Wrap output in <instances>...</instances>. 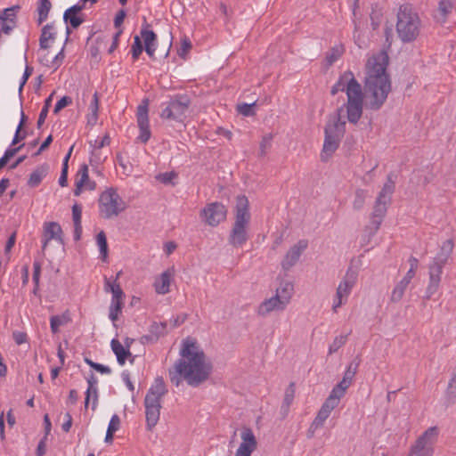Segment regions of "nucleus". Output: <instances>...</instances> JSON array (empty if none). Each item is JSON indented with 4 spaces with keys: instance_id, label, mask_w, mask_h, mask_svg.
Masks as SVG:
<instances>
[{
    "instance_id": "obj_38",
    "label": "nucleus",
    "mask_w": 456,
    "mask_h": 456,
    "mask_svg": "<svg viewBox=\"0 0 456 456\" xmlns=\"http://www.w3.org/2000/svg\"><path fill=\"white\" fill-rule=\"evenodd\" d=\"M368 196V191L363 189H357L354 194V200L353 201V207L356 210H360L362 208L365 200Z\"/></svg>"
},
{
    "instance_id": "obj_11",
    "label": "nucleus",
    "mask_w": 456,
    "mask_h": 456,
    "mask_svg": "<svg viewBox=\"0 0 456 456\" xmlns=\"http://www.w3.org/2000/svg\"><path fill=\"white\" fill-rule=\"evenodd\" d=\"M226 214L224 205L219 202L210 203L202 210L205 222L211 226H216L223 222L226 218Z\"/></svg>"
},
{
    "instance_id": "obj_36",
    "label": "nucleus",
    "mask_w": 456,
    "mask_h": 456,
    "mask_svg": "<svg viewBox=\"0 0 456 456\" xmlns=\"http://www.w3.org/2000/svg\"><path fill=\"white\" fill-rule=\"evenodd\" d=\"M150 333L152 334L153 340H159V338L164 336L167 332V323L166 322H153L150 326L149 330Z\"/></svg>"
},
{
    "instance_id": "obj_15",
    "label": "nucleus",
    "mask_w": 456,
    "mask_h": 456,
    "mask_svg": "<svg viewBox=\"0 0 456 456\" xmlns=\"http://www.w3.org/2000/svg\"><path fill=\"white\" fill-rule=\"evenodd\" d=\"M120 275L118 273L116 278L111 281L110 279H105L104 290L105 292H110L112 294L110 306L122 310L124 305L125 294L118 282V279Z\"/></svg>"
},
{
    "instance_id": "obj_22",
    "label": "nucleus",
    "mask_w": 456,
    "mask_h": 456,
    "mask_svg": "<svg viewBox=\"0 0 456 456\" xmlns=\"http://www.w3.org/2000/svg\"><path fill=\"white\" fill-rule=\"evenodd\" d=\"M287 306L275 296L263 301L257 308V314L266 316L273 311H283Z\"/></svg>"
},
{
    "instance_id": "obj_51",
    "label": "nucleus",
    "mask_w": 456,
    "mask_h": 456,
    "mask_svg": "<svg viewBox=\"0 0 456 456\" xmlns=\"http://www.w3.org/2000/svg\"><path fill=\"white\" fill-rule=\"evenodd\" d=\"M255 106V103L252 104H247L243 103L238 106V110L240 114L243 116L248 117L254 114L253 107Z\"/></svg>"
},
{
    "instance_id": "obj_27",
    "label": "nucleus",
    "mask_w": 456,
    "mask_h": 456,
    "mask_svg": "<svg viewBox=\"0 0 456 456\" xmlns=\"http://www.w3.org/2000/svg\"><path fill=\"white\" fill-rule=\"evenodd\" d=\"M172 273L165 271L154 282L155 290L158 294L165 295L169 292Z\"/></svg>"
},
{
    "instance_id": "obj_58",
    "label": "nucleus",
    "mask_w": 456,
    "mask_h": 456,
    "mask_svg": "<svg viewBox=\"0 0 456 456\" xmlns=\"http://www.w3.org/2000/svg\"><path fill=\"white\" fill-rule=\"evenodd\" d=\"M23 147V144H21L20 146L17 147V148H12V149H7L2 159L7 163L8 160L12 158L21 148Z\"/></svg>"
},
{
    "instance_id": "obj_30",
    "label": "nucleus",
    "mask_w": 456,
    "mask_h": 456,
    "mask_svg": "<svg viewBox=\"0 0 456 456\" xmlns=\"http://www.w3.org/2000/svg\"><path fill=\"white\" fill-rule=\"evenodd\" d=\"M71 322L69 313L67 311L61 314L53 315L50 318V328L53 334H56L60 330V327L64 326Z\"/></svg>"
},
{
    "instance_id": "obj_16",
    "label": "nucleus",
    "mask_w": 456,
    "mask_h": 456,
    "mask_svg": "<svg viewBox=\"0 0 456 456\" xmlns=\"http://www.w3.org/2000/svg\"><path fill=\"white\" fill-rule=\"evenodd\" d=\"M96 187L94 181L90 180L88 175V167L83 164L77 174L75 181L74 195L79 196L83 190L94 191Z\"/></svg>"
},
{
    "instance_id": "obj_53",
    "label": "nucleus",
    "mask_w": 456,
    "mask_h": 456,
    "mask_svg": "<svg viewBox=\"0 0 456 456\" xmlns=\"http://www.w3.org/2000/svg\"><path fill=\"white\" fill-rule=\"evenodd\" d=\"M338 405V403L336 402V399L332 397H328L323 404L322 405V408L324 410H327L329 412L331 413V411Z\"/></svg>"
},
{
    "instance_id": "obj_54",
    "label": "nucleus",
    "mask_w": 456,
    "mask_h": 456,
    "mask_svg": "<svg viewBox=\"0 0 456 456\" xmlns=\"http://www.w3.org/2000/svg\"><path fill=\"white\" fill-rule=\"evenodd\" d=\"M347 302V299L345 298V297H340L338 295L335 294L334 297H333V302H332V310L333 312L337 313L338 312V309L346 304Z\"/></svg>"
},
{
    "instance_id": "obj_3",
    "label": "nucleus",
    "mask_w": 456,
    "mask_h": 456,
    "mask_svg": "<svg viewBox=\"0 0 456 456\" xmlns=\"http://www.w3.org/2000/svg\"><path fill=\"white\" fill-rule=\"evenodd\" d=\"M250 219L248 200L244 195H239L236 199L235 220L228 238L229 243L234 248L243 247L249 239Z\"/></svg>"
},
{
    "instance_id": "obj_18",
    "label": "nucleus",
    "mask_w": 456,
    "mask_h": 456,
    "mask_svg": "<svg viewBox=\"0 0 456 456\" xmlns=\"http://www.w3.org/2000/svg\"><path fill=\"white\" fill-rule=\"evenodd\" d=\"M56 240L58 243L62 244V230L61 225L56 222L45 223L43 232V249H45L50 240Z\"/></svg>"
},
{
    "instance_id": "obj_1",
    "label": "nucleus",
    "mask_w": 456,
    "mask_h": 456,
    "mask_svg": "<svg viewBox=\"0 0 456 456\" xmlns=\"http://www.w3.org/2000/svg\"><path fill=\"white\" fill-rule=\"evenodd\" d=\"M387 63L388 57L385 53L374 54L368 59L364 93L361 84L350 70L341 74L331 87L332 95L338 92L346 94V102L338 110V112L345 108L348 122L355 125L360 120L363 111L364 94L367 97V106L370 110H378L383 106L391 91V80L387 73ZM345 132L346 121L341 119L340 113L330 116L324 134L341 140Z\"/></svg>"
},
{
    "instance_id": "obj_25",
    "label": "nucleus",
    "mask_w": 456,
    "mask_h": 456,
    "mask_svg": "<svg viewBox=\"0 0 456 456\" xmlns=\"http://www.w3.org/2000/svg\"><path fill=\"white\" fill-rule=\"evenodd\" d=\"M293 291V284L289 281H284L276 289L274 296L287 306L290 302Z\"/></svg>"
},
{
    "instance_id": "obj_56",
    "label": "nucleus",
    "mask_w": 456,
    "mask_h": 456,
    "mask_svg": "<svg viewBox=\"0 0 456 456\" xmlns=\"http://www.w3.org/2000/svg\"><path fill=\"white\" fill-rule=\"evenodd\" d=\"M191 48V43L189 39L184 38L181 43V47L178 51V53L181 57H183L189 50Z\"/></svg>"
},
{
    "instance_id": "obj_23",
    "label": "nucleus",
    "mask_w": 456,
    "mask_h": 456,
    "mask_svg": "<svg viewBox=\"0 0 456 456\" xmlns=\"http://www.w3.org/2000/svg\"><path fill=\"white\" fill-rule=\"evenodd\" d=\"M56 38V31L53 23H48L42 28L39 46L41 49H48Z\"/></svg>"
},
{
    "instance_id": "obj_17",
    "label": "nucleus",
    "mask_w": 456,
    "mask_h": 456,
    "mask_svg": "<svg viewBox=\"0 0 456 456\" xmlns=\"http://www.w3.org/2000/svg\"><path fill=\"white\" fill-rule=\"evenodd\" d=\"M240 437L242 442L236 452V456H250L256 445V441L252 430L248 428H244L241 431Z\"/></svg>"
},
{
    "instance_id": "obj_26",
    "label": "nucleus",
    "mask_w": 456,
    "mask_h": 456,
    "mask_svg": "<svg viewBox=\"0 0 456 456\" xmlns=\"http://www.w3.org/2000/svg\"><path fill=\"white\" fill-rule=\"evenodd\" d=\"M341 140L337 139L330 134H325L322 152L321 154L322 160L326 161L338 149Z\"/></svg>"
},
{
    "instance_id": "obj_60",
    "label": "nucleus",
    "mask_w": 456,
    "mask_h": 456,
    "mask_svg": "<svg viewBox=\"0 0 456 456\" xmlns=\"http://www.w3.org/2000/svg\"><path fill=\"white\" fill-rule=\"evenodd\" d=\"M63 59H64V47H62L61 50L55 55V57L53 58V60L52 61L51 67H54L55 69H57L62 62Z\"/></svg>"
},
{
    "instance_id": "obj_32",
    "label": "nucleus",
    "mask_w": 456,
    "mask_h": 456,
    "mask_svg": "<svg viewBox=\"0 0 456 456\" xmlns=\"http://www.w3.org/2000/svg\"><path fill=\"white\" fill-rule=\"evenodd\" d=\"M146 424L149 429H152L158 423L160 416L161 406H144Z\"/></svg>"
},
{
    "instance_id": "obj_62",
    "label": "nucleus",
    "mask_w": 456,
    "mask_h": 456,
    "mask_svg": "<svg viewBox=\"0 0 456 456\" xmlns=\"http://www.w3.org/2000/svg\"><path fill=\"white\" fill-rule=\"evenodd\" d=\"M12 336L17 345H21L27 341V334L24 332L15 331Z\"/></svg>"
},
{
    "instance_id": "obj_28",
    "label": "nucleus",
    "mask_w": 456,
    "mask_h": 456,
    "mask_svg": "<svg viewBox=\"0 0 456 456\" xmlns=\"http://www.w3.org/2000/svg\"><path fill=\"white\" fill-rule=\"evenodd\" d=\"M99 112V96L98 93L95 92L93 95L91 102L88 106V114L86 115L87 125L94 126L98 121Z\"/></svg>"
},
{
    "instance_id": "obj_61",
    "label": "nucleus",
    "mask_w": 456,
    "mask_h": 456,
    "mask_svg": "<svg viewBox=\"0 0 456 456\" xmlns=\"http://www.w3.org/2000/svg\"><path fill=\"white\" fill-rule=\"evenodd\" d=\"M292 386L293 385L291 384L290 387L286 390L284 395V404H286L288 407L290 405L294 398V389L292 388Z\"/></svg>"
},
{
    "instance_id": "obj_9",
    "label": "nucleus",
    "mask_w": 456,
    "mask_h": 456,
    "mask_svg": "<svg viewBox=\"0 0 456 456\" xmlns=\"http://www.w3.org/2000/svg\"><path fill=\"white\" fill-rule=\"evenodd\" d=\"M439 435L437 427L428 428L411 446L408 456H432Z\"/></svg>"
},
{
    "instance_id": "obj_7",
    "label": "nucleus",
    "mask_w": 456,
    "mask_h": 456,
    "mask_svg": "<svg viewBox=\"0 0 456 456\" xmlns=\"http://www.w3.org/2000/svg\"><path fill=\"white\" fill-rule=\"evenodd\" d=\"M191 101L186 94H176L161 104L160 117L163 119L183 123L186 118Z\"/></svg>"
},
{
    "instance_id": "obj_4",
    "label": "nucleus",
    "mask_w": 456,
    "mask_h": 456,
    "mask_svg": "<svg viewBox=\"0 0 456 456\" xmlns=\"http://www.w3.org/2000/svg\"><path fill=\"white\" fill-rule=\"evenodd\" d=\"M394 191L395 182L392 179V175H389L376 199L373 211L370 215V224L365 227V232L368 233L369 237L374 236L379 231L387 214V206L391 202Z\"/></svg>"
},
{
    "instance_id": "obj_43",
    "label": "nucleus",
    "mask_w": 456,
    "mask_h": 456,
    "mask_svg": "<svg viewBox=\"0 0 456 456\" xmlns=\"http://www.w3.org/2000/svg\"><path fill=\"white\" fill-rule=\"evenodd\" d=\"M456 403V387L448 384V387L445 391V405L451 406Z\"/></svg>"
},
{
    "instance_id": "obj_47",
    "label": "nucleus",
    "mask_w": 456,
    "mask_h": 456,
    "mask_svg": "<svg viewBox=\"0 0 456 456\" xmlns=\"http://www.w3.org/2000/svg\"><path fill=\"white\" fill-rule=\"evenodd\" d=\"M32 72H33V69L31 67L26 66L24 73H23V76H22L21 80L20 82L19 90H18L19 95H20V98H21V95H22L23 87L26 85L28 77L32 75Z\"/></svg>"
},
{
    "instance_id": "obj_13",
    "label": "nucleus",
    "mask_w": 456,
    "mask_h": 456,
    "mask_svg": "<svg viewBox=\"0 0 456 456\" xmlns=\"http://www.w3.org/2000/svg\"><path fill=\"white\" fill-rule=\"evenodd\" d=\"M358 279V272L356 269H354L353 267H349L340 282L338 283V286L337 287L336 293L340 297H345L348 300V297L355 286Z\"/></svg>"
},
{
    "instance_id": "obj_29",
    "label": "nucleus",
    "mask_w": 456,
    "mask_h": 456,
    "mask_svg": "<svg viewBox=\"0 0 456 456\" xmlns=\"http://www.w3.org/2000/svg\"><path fill=\"white\" fill-rule=\"evenodd\" d=\"M48 166L46 164L37 167L29 175L28 184L30 187L38 186L42 180L46 176L48 173Z\"/></svg>"
},
{
    "instance_id": "obj_57",
    "label": "nucleus",
    "mask_w": 456,
    "mask_h": 456,
    "mask_svg": "<svg viewBox=\"0 0 456 456\" xmlns=\"http://www.w3.org/2000/svg\"><path fill=\"white\" fill-rule=\"evenodd\" d=\"M82 210L79 205L75 204L72 207L73 223H81Z\"/></svg>"
},
{
    "instance_id": "obj_24",
    "label": "nucleus",
    "mask_w": 456,
    "mask_h": 456,
    "mask_svg": "<svg viewBox=\"0 0 456 456\" xmlns=\"http://www.w3.org/2000/svg\"><path fill=\"white\" fill-rule=\"evenodd\" d=\"M110 346L120 365H124L126 358L132 356L128 344H126L127 348H126L118 339L113 338L110 342Z\"/></svg>"
},
{
    "instance_id": "obj_41",
    "label": "nucleus",
    "mask_w": 456,
    "mask_h": 456,
    "mask_svg": "<svg viewBox=\"0 0 456 456\" xmlns=\"http://www.w3.org/2000/svg\"><path fill=\"white\" fill-rule=\"evenodd\" d=\"M19 10V5L5 8L0 14V20H17V12Z\"/></svg>"
},
{
    "instance_id": "obj_44",
    "label": "nucleus",
    "mask_w": 456,
    "mask_h": 456,
    "mask_svg": "<svg viewBox=\"0 0 456 456\" xmlns=\"http://www.w3.org/2000/svg\"><path fill=\"white\" fill-rule=\"evenodd\" d=\"M359 364H360V360L359 359H355L353 362H351L349 363V365L347 366V368H346L343 377L346 378V379H348L350 380H353L354 375L357 372V369L359 367Z\"/></svg>"
},
{
    "instance_id": "obj_2",
    "label": "nucleus",
    "mask_w": 456,
    "mask_h": 456,
    "mask_svg": "<svg viewBox=\"0 0 456 456\" xmlns=\"http://www.w3.org/2000/svg\"><path fill=\"white\" fill-rule=\"evenodd\" d=\"M179 354L180 358L168 370L173 385L179 387L185 380L189 386L197 387L208 379L213 366L195 339H183Z\"/></svg>"
},
{
    "instance_id": "obj_19",
    "label": "nucleus",
    "mask_w": 456,
    "mask_h": 456,
    "mask_svg": "<svg viewBox=\"0 0 456 456\" xmlns=\"http://www.w3.org/2000/svg\"><path fill=\"white\" fill-rule=\"evenodd\" d=\"M84 4H74L68 8L63 13V20L65 23L69 24L72 28H77L84 21V14L81 11Z\"/></svg>"
},
{
    "instance_id": "obj_48",
    "label": "nucleus",
    "mask_w": 456,
    "mask_h": 456,
    "mask_svg": "<svg viewBox=\"0 0 456 456\" xmlns=\"http://www.w3.org/2000/svg\"><path fill=\"white\" fill-rule=\"evenodd\" d=\"M177 176V175L175 172H165L162 174H159L157 176V179L161 182L164 184H169L172 183V181Z\"/></svg>"
},
{
    "instance_id": "obj_50",
    "label": "nucleus",
    "mask_w": 456,
    "mask_h": 456,
    "mask_svg": "<svg viewBox=\"0 0 456 456\" xmlns=\"http://www.w3.org/2000/svg\"><path fill=\"white\" fill-rule=\"evenodd\" d=\"M41 274V264L38 261L33 263V282L37 287L39 286V279Z\"/></svg>"
},
{
    "instance_id": "obj_10",
    "label": "nucleus",
    "mask_w": 456,
    "mask_h": 456,
    "mask_svg": "<svg viewBox=\"0 0 456 456\" xmlns=\"http://www.w3.org/2000/svg\"><path fill=\"white\" fill-rule=\"evenodd\" d=\"M167 393V388L163 378H156L145 395L144 406H161L162 398Z\"/></svg>"
},
{
    "instance_id": "obj_59",
    "label": "nucleus",
    "mask_w": 456,
    "mask_h": 456,
    "mask_svg": "<svg viewBox=\"0 0 456 456\" xmlns=\"http://www.w3.org/2000/svg\"><path fill=\"white\" fill-rule=\"evenodd\" d=\"M64 422L61 425V428L64 432L68 433L72 426V417L69 412H66L64 415Z\"/></svg>"
},
{
    "instance_id": "obj_21",
    "label": "nucleus",
    "mask_w": 456,
    "mask_h": 456,
    "mask_svg": "<svg viewBox=\"0 0 456 456\" xmlns=\"http://www.w3.org/2000/svg\"><path fill=\"white\" fill-rule=\"evenodd\" d=\"M86 381L88 387L86 391L85 407L87 408L91 396H93L92 410L94 411L98 404V379L94 373H91L86 378Z\"/></svg>"
},
{
    "instance_id": "obj_6",
    "label": "nucleus",
    "mask_w": 456,
    "mask_h": 456,
    "mask_svg": "<svg viewBox=\"0 0 456 456\" xmlns=\"http://www.w3.org/2000/svg\"><path fill=\"white\" fill-rule=\"evenodd\" d=\"M452 249V240H445L442 244L439 253L436 256L433 262L430 264L428 272L429 280L425 295L427 299L432 298V297L438 291L441 282V276L443 273V268L450 257Z\"/></svg>"
},
{
    "instance_id": "obj_31",
    "label": "nucleus",
    "mask_w": 456,
    "mask_h": 456,
    "mask_svg": "<svg viewBox=\"0 0 456 456\" xmlns=\"http://www.w3.org/2000/svg\"><path fill=\"white\" fill-rule=\"evenodd\" d=\"M52 9L50 0H37L36 12L37 13V22L41 25L48 18V14Z\"/></svg>"
},
{
    "instance_id": "obj_52",
    "label": "nucleus",
    "mask_w": 456,
    "mask_h": 456,
    "mask_svg": "<svg viewBox=\"0 0 456 456\" xmlns=\"http://www.w3.org/2000/svg\"><path fill=\"white\" fill-rule=\"evenodd\" d=\"M119 427H120L119 417L117 414L112 415L107 429L110 430L112 432H116L118 430Z\"/></svg>"
},
{
    "instance_id": "obj_49",
    "label": "nucleus",
    "mask_w": 456,
    "mask_h": 456,
    "mask_svg": "<svg viewBox=\"0 0 456 456\" xmlns=\"http://www.w3.org/2000/svg\"><path fill=\"white\" fill-rule=\"evenodd\" d=\"M452 9V0H440L438 10L443 16H445L449 13Z\"/></svg>"
},
{
    "instance_id": "obj_64",
    "label": "nucleus",
    "mask_w": 456,
    "mask_h": 456,
    "mask_svg": "<svg viewBox=\"0 0 456 456\" xmlns=\"http://www.w3.org/2000/svg\"><path fill=\"white\" fill-rule=\"evenodd\" d=\"M121 311L120 309L118 308H115V307H112L110 305V308H109V318L113 322H115L118 318V315L121 314Z\"/></svg>"
},
{
    "instance_id": "obj_20",
    "label": "nucleus",
    "mask_w": 456,
    "mask_h": 456,
    "mask_svg": "<svg viewBox=\"0 0 456 456\" xmlns=\"http://www.w3.org/2000/svg\"><path fill=\"white\" fill-rule=\"evenodd\" d=\"M150 25L144 23L140 32V37L143 39L144 50L150 57H153L157 50L158 39L154 31L149 29Z\"/></svg>"
},
{
    "instance_id": "obj_63",
    "label": "nucleus",
    "mask_w": 456,
    "mask_h": 456,
    "mask_svg": "<svg viewBox=\"0 0 456 456\" xmlns=\"http://www.w3.org/2000/svg\"><path fill=\"white\" fill-rule=\"evenodd\" d=\"M126 17V12L124 10H120L117 14H116V17L114 19V26L116 28H119L123 21H124V19Z\"/></svg>"
},
{
    "instance_id": "obj_42",
    "label": "nucleus",
    "mask_w": 456,
    "mask_h": 456,
    "mask_svg": "<svg viewBox=\"0 0 456 456\" xmlns=\"http://www.w3.org/2000/svg\"><path fill=\"white\" fill-rule=\"evenodd\" d=\"M456 403V387L448 384V387L445 391V405L451 406Z\"/></svg>"
},
{
    "instance_id": "obj_37",
    "label": "nucleus",
    "mask_w": 456,
    "mask_h": 456,
    "mask_svg": "<svg viewBox=\"0 0 456 456\" xmlns=\"http://www.w3.org/2000/svg\"><path fill=\"white\" fill-rule=\"evenodd\" d=\"M53 96V94H51L45 100L44 106H43V108H42V110H41V111L39 113L38 119H37V128H40L42 126V125L45 121V118H47V115H48V112H49V109H50L51 104H52Z\"/></svg>"
},
{
    "instance_id": "obj_34",
    "label": "nucleus",
    "mask_w": 456,
    "mask_h": 456,
    "mask_svg": "<svg viewBox=\"0 0 456 456\" xmlns=\"http://www.w3.org/2000/svg\"><path fill=\"white\" fill-rule=\"evenodd\" d=\"M96 243H97V246H98L99 250H100L101 258L103 261H106V259L108 257L109 249H108V243H107L106 234H105V232L103 231H101L96 235Z\"/></svg>"
},
{
    "instance_id": "obj_14",
    "label": "nucleus",
    "mask_w": 456,
    "mask_h": 456,
    "mask_svg": "<svg viewBox=\"0 0 456 456\" xmlns=\"http://www.w3.org/2000/svg\"><path fill=\"white\" fill-rule=\"evenodd\" d=\"M137 124L140 131L137 139L142 142L146 143L150 140L151 135L148 116L147 102L144 104L140 105L137 109Z\"/></svg>"
},
{
    "instance_id": "obj_5",
    "label": "nucleus",
    "mask_w": 456,
    "mask_h": 456,
    "mask_svg": "<svg viewBox=\"0 0 456 456\" xmlns=\"http://www.w3.org/2000/svg\"><path fill=\"white\" fill-rule=\"evenodd\" d=\"M421 21L419 14L409 4L400 6L397 12L396 31L403 42H411L419 34Z\"/></svg>"
},
{
    "instance_id": "obj_40",
    "label": "nucleus",
    "mask_w": 456,
    "mask_h": 456,
    "mask_svg": "<svg viewBox=\"0 0 456 456\" xmlns=\"http://www.w3.org/2000/svg\"><path fill=\"white\" fill-rule=\"evenodd\" d=\"M143 49L144 47L142 46L141 37L139 36H135L131 46V53L134 61H136L139 58Z\"/></svg>"
},
{
    "instance_id": "obj_12",
    "label": "nucleus",
    "mask_w": 456,
    "mask_h": 456,
    "mask_svg": "<svg viewBox=\"0 0 456 456\" xmlns=\"http://www.w3.org/2000/svg\"><path fill=\"white\" fill-rule=\"evenodd\" d=\"M307 247V240H299L296 244L290 247L281 262L282 269L285 271L291 269L297 263Z\"/></svg>"
},
{
    "instance_id": "obj_39",
    "label": "nucleus",
    "mask_w": 456,
    "mask_h": 456,
    "mask_svg": "<svg viewBox=\"0 0 456 456\" xmlns=\"http://www.w3.org/2000/svg\"><path fill=\"white\" fill-rule=\"evenodd\" d=\"M330 412H329L327 410H324L323 408L321 407V409L319 410L316 417L314 418V419L311 425V428H319L322 427L325 420L330 417Z\"/></svg>"
},
{
    "instance_id": "obj_55",
    "label": "nucleus",
    "mask_w": 456,
    "mask_h": 456,
    "mask_svg": "<svg viewBox=\"0 0 456 456\" xmlns=\"http://www.w3.org/2000/svg\"><path fill=\"white\" fill-rule=\"evenodd\" d=\"M345 393L346 391H344L342 388H340L339 387H338V385L333 387V389L331 390L329 397H332L334 399H336V402H338L339 403V401L340 399L345 395Z\"/></svg>"
},
{
    "instance_id": "obj_35",
    "label": "nucleus",
    "mask_w": 456,
    "mask_h": 456,
    "mask_svg": "<svg viewBox=\"0 0 456 456\" xmlns=\"http://www.w3.org/2000/svg\"><path fill=\"white\" fill-rule=\"evenodd\" d=\"M345 48L343 45H334L326 55V61L329 66L336 62L344 53Z\"/></svg>"
},
{
    "instance_id": "obj_45",
    "label": "nucleus",
    "mask_w": 456,
    "mask_h": 456,
    "mask_svg": "<svg viewBox=\"0 0 456 456\" xmlns=\"http://www.w3.org/2000/svg\"><path fill=\"white\" fill-rule=\"evenodd\" d=\"M346 342V336H338L334 338L332 343L329 346V354H332L337 352L341 346Z\"/></svg>"
},
{
    "instance_id": "obj_33",
    "label": "nucleus",
    "mask_w": 456,
    "mask_h": 456,
    "mask_svg": "<svg viewBox=\"0 0 456 456\" xmlns=\"http://www.w3.org/2000/svg\"><path fill=\"white\" fill-rule=\"evenodd\" d=\"M409 283L406 281L401 280L399 281L394 287L391 296L390 301L394 303H398L403 298L406 289L408 288Z\"/></svg>"
},
{
    "instance_id": "obj_8",
    "label": "nucleus",
    "mask_w": 456,
    "mask_h": 456,
    "mask_svg": "<svg viewBox=\"0 0 456 456\" xmlns=\"http://www.w3.org/2000/svg\"><path fill=\"white\" fill-rule=\"evenodd\" d=\"M126 206L125 201L114 188L105 190L100 196V212L106 219L118 216L119 213L126 209Z\"/></svg>"
},
{
    "instance_id": "obj_46",
    "label": "nucleus",
    "mask_w": 456,
    "mask_h": 456,
    "mask_svg": "<svg viewBox=\"0 0 456 456\" xmlns=\"http://www.w3.org/2000/svg\"><path fill=\"white\" fill-rule=\"evenodd\" d=\"M72 103V99L69 96H63L61 97L55 104L53 109V113L57 114L60 110H61L63 108L70 105Z\"/></svg>"
}]
</instances>
